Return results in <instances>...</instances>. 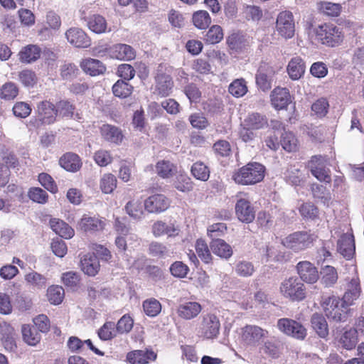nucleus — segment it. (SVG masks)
Wrapping results in <instances>:
<instances>
[{
    "label": "nucleus",
    "instance_id": "1",
    "mask_svg": "<svg viewBox=\"0 0 364 364\" xmlns=\"http://www.w3.org/2000/svg\"><path fill=\"white\" fill-rule=\"evenodd\" d=\"M265 167L260 163L250 162L235 171L232 176L235 183L251 186L259 183L264 178Z\"/></svg>",
    "mask_w": 364,
    "mask_h": 364
},
{
    "label": "nucleus",
    "instance_id": "2",
    "mask_svg": "<svg viewBox=\"0 0 364 364\" xmlns=\"http://www.w3.org/2000/svg\"><path fill=\"white\" fill-rule=\"evenodd\" d=\"M321 306L326 316L334 322H344L348 318V306L342 299L334 295L323 296Z\"/></svg>",
    "mask_w": 364,
    "mask_h": 364
},
{
    "label": "nucleus",
    "instance_id": "3",
    "mask_svg": "<svg viewBox=\"0 0 364 364\" xmlns=\"http://www.w3.org/2000/svg\"><path fill=\"white\" fill-rule=\"evenodd\" d=\"M317 236L310 231H298L287 236L282 244L294 252H299L312 246Z\"/></svg>",
    "mask_w": 364,
    "mask_h": 364
},
{
    "label": "nucleus",
    "instance_id": "4",
    "mask_svg": "<svg viewBox=\"0 0 364 364\" xmlns=\"http://www.w3.org/2000/svg\"><path fill=\"white\" fill-rule=\"evenodd\" d=\"M280 292L291 301H300L306 297L304 284L296 277H289L284 280L280 286Z\"/></svg>",
    "mask_w": 364,
    "mask_h": 364
},
{
    "label": "nucleus",
    "instance_id": "5",
    "mask_svg": "<svg viewBox=\"0 0 364 364\" xmlns=\"http://www.w3.org/2000/svg\"><path fill=\"white\" fill-rule=\"evenodd\" d=\"M220 328V323L218 316L213 314H206L201 316L198 334L205 339L213 340L218 337Z\"/></svg>",
    "mask_w": 364,
    "mask_h": 364
},
{
    "label": "nucleus",
    "instance_id": "6",
    "mask_svg": "<svg viewBox=\"0 0 364 364\" xmlns=\"http://www.w3.org/2000/svg\"><path fill=\"white\" fill-rule=\"evenodd\" d=\"M318 39L325 45L335 46L343 41L340 28L333 24H323L316 28Z\"/></svg>",
    "mask_w": 364,
    "mask_h": 364
},
{
    "label": "nucleus",
    "instance_id": "7",
    "mask_svg": "<svg viewBox=\"0 0 364 364\" xmlns=\"http://www.w3.org/2000/svg\"><path fill=\"white\" fill-rule=\"evenodd\" d=\"M328 159L323 156H314L308 163L311 174L319 181L329 183L331 181L330 169L327 167Z\"/></svg>",
    "mask_w": 364,
    "mask_h": 364
},
{
    "label": "nucleus",
    "instance_id": "8",
    "mask_svg": "<svg viewBox=\"0 0 364 364\" xmlns=\"http://www.w3.org/2000/svg\"><path fill=\"white\" fill-rule=\"evenodd\" d=\"M236 197L235 213L238 220L246 223L252 222L255 218V210L247 194L240 193Z\"/></svg>",
    "mask_w": 364,
    "mask_h": 364
},
{
    "label": "nucleus",
    "instance_id": "9",
    "mask_svg": "<svg viewBox=\"0 0 364 364\" xmlns=\"http://www.w3.org/2000/svg\"><path fill=\"white\" fill-rule=\"evenodd\" d=\"M277 327L284 334L298 340H304L307 335L306 328L301 323L291 318H279Z\"/></svg>",
    "mask_w": 364,
    "mask_h": 364
},
{
    "label": "nucleus",
    "instance_id": "10",
    "mask_svg": "<svg viewBox=\"0 0 364 364\" xmlns=\"http://www.w3.org/2000/svg\"><path fill=\"white\" fill-rule=\"evenodd\" d=\"M276 31L279 36L285 39H290L294 36L295 22L291 12L284 11L278 14Z\"/></svg>",
    "mask_w": 364,
    "mask_h": 364
},
{
    "label": "nucleus",
    "instance_id": "11",
    "mask_svg": "<svg viewBox=\"0 0 364 364\" xmlns=\"http://www.w3.org/2000/svg\"><path fill=\"white\" fill-rule=\"evenodd\" d=\"M268 336L269 331L259 326L247 325L242 328V340L251 347H258Z\"/></svg>",
    "mask_w": 364,
    "mask_h": 364
},
{
    "label": "nucleus",
    "instance_id": "12",
    "mask_svg": "<svg viewBox=\"0 0 364 364\" xmlns=\"http://www.w3.org/2000/svg\"><path fill=\"white\" fill-rule=\"evenodd\" d=\"M35 113L38 124H51L56 120L55 106L50 101L43 100L38 102Z\"/></svg>",
    "mask_w": 364,
    "mask_h": 364
},
{
    "label": "nucleus",
    "instance_id": "13",
    "mask_svg": "<svg viewBox=\"0 0 364 364\" xmlns=\"http://www.w3.org/2000/svg\"><path fill=\"white\" fill-rule=\"evenodd\" d=\"M65 36L67 41L76 48H87L90 46V39L85 32L77 27L66 31Z\"/></svg>",
    "mask_w": 364,
    "mask_h": 364
},
{
    "label": "nucleus",
    "instance_id": "14",
    "mask_svg": "<svg viewBox=\"0 0 364 364\" xmlns=\"http://www.w3.org/2000/svg\"><path fill=\"white\" fill-rule=\"evenodd\" d=\"M170 206L169 200L162 194L149 196L144 201L145 209L151 213H159L165 211Z\"/></svg>",
    "mask_w": 364,
    "mask_h": 364
},
{
    "label": "nucleus",
    "instance_id": "15",
    "mask_svg": "<svg viewBox=\"0 0 364 364\" xmlns=\"http://www.w3.org/2000/svg\"><path fill=\"white\" fill-rule=\"evenodd\" d=\"M296 269L300 279L306 283L313 284L318 279L316 267L309 261L299 262L296 265Z\"/></svg>",
    "mask_w": 364,
    "mask_h": 364
},
{
    "label": "nucleus",
    "instance_id": "16",
    "mask_svg": "<svg viewBox=\"0 0 364 364\" xmlns=\"http://www.w3.org/2000/svg\"><path fill=\"white\" fill-rule=\"evenodd\" d=\"M338 252L347 259H351L355 254L354 237L351 233H344L337 242Z\"/></svg>",
    "mask_w": 364,
    "mask_h": 364
},
{
    "label": "nucleus",
    "instance_id": "17",
    "mask_svg": "<svg viewBox=\"0 0 364 364\" xmlns=\"http://www.w3.org/2000/svg\"><path fill=\"white\" fill-rule=\"evenodd\" d=\"M202 310L201 305L196 301H186L177 307L178 316L185 320H191L198 316Z\"/></svg>",
    "mask_w": 364,
    "mask_h": 364
},
{
    "label": "nucleus",
    "instance_id": "18",
    "mask_svg": "<svg viewBox=\"0 0 364 364\" xmlns=\"http://www.w3.org/2000/svg\"><path fill=\"white\" fill-rule=\"evenodd\" d=\"M271 102L277 109H283L291 102V97L288 89L276 87L271 93Z\"/></svg>",
    "mask_w": 364,
    "mask_h": 364
},
{
    "label": "nucleus",
    "instance_id": "19",
    "mask_svg": "<svg viewBox=\"0 0 364 364\" xmlns=\"http://www.w3.org/2000/svg\"><path fill=\"white\" fill-rule=\"evenodd\" d=\"M100 134L105 141L115 144H121L124 139L121 129L109 124H105L100 127Z\"/></svg>",
    "mask_w": 364,
    "mask_h": 364
},
{
    "label": "nucleus",
    "instance_id": "20",
    "mask_svg": "<svg viewBox=\"0 0 364 364\" xmlns=\"http://www.w3.org/2000/svg\"><path fill=\"white\" fill-rule=\"evenodd\" d=\"M210 248L214 255L226 260L233 255L232 247L224 240H213L210 242Z\"/></svg>",
    "mask_w": 364,
    "mask_h": 364
},
{
    "label": "nucleus",
    "instance_id": "21",
    "mask_svg": "<svg viewBox=\"0 0 364 364\" xmlns=\"http://www.w3.org/2000/svg\"><path fill=\"white\" fill-rule=\"evenodd\" d=\"M360 294V281L358 277H353L347 284L346 291L342 300L346 306H350Z\"/></svg>",
    "mask_w": 364,
    "mask_h": 364
},
{
    "label": "nucleus",
    "instance_id": "22",
    "mask_svg": "<svg viewBox=\"0 0 364 364\" xmlns=\"http://www.w3.org/2000/svg\"><path fill=\"white\" fill-rule=\"evenodd\" d=\"M127 358L132 364H145L150 360H154L156 353L152 350H138L129 353Z\"/></svg>",
    "mask_w": 364,
    "mask_h": 364
},
{
    "label": "nucleus",
    "instance_id": "23",
    "mask_svg": "<svg viewBox=\"0 0 364 364\" xmlns=\"http://www.w3.org/2000/svg\"><path fill=\"white\" fill-rule=\"evenodd\" d=\"M110 55L121 60H131L135 58V52L130 46L119 43L110 48Z\"/></svg>",
    "mask_w": 364,
    "mask_h": 364
},
{
    "label": "nucleus",
    "instance_id": "24",
    "mask_svg": "<svg viewBox=\"0 0 364 364\" xmlns=\"http://www.w3.org/2000/svg\"><path fill=\"white\" fill-rule=\"evenodd\" d=\"M81 269L88 276H95L100 269V262L94 254H87L80 261Z\"/></svg>",
    "mask_w": 364,
    "mask_h": 364
},
{
    "label": "nucleus",
    "instance_id": "25",
    "mask_svg": "<svg viewBox=\"0 0 364 364\" xmlns=\"http://www.w3.org/2000/svg\"><path fill=\"white\" fill-rule=\"evenodd\" d=\"M80 228L87 232H94L103 230L105 223L97 217L84 215L79 222Z\"/></svg>",
    "mask_w": 364,
    "mask_h": 364
},
{
    "label": "nucleus",
    "instance_id": "26",
    "mask_svg": "<svg viewBox=\"0 0 364 364\" xmlns=\"http://www.w3.org/2000/svg\"><path fill=\"white\" fill-rule=\"evenodd\" d=\"M152 233L155 237L166 235L168 237H174L178 234L179 230L173 223H166L158 220L152 225Z\"/></svg>",
    "mask_w": 364,
    "mask_h": 364
},
{
    "label": "nucleus",
    "instance_id": "27",
    "mask_svg": "<svg viewBox=\"0 0 364 364\" xmlns=\"http://www.w3.org/2000/svg\"><path fill=\"white\" fill-rule=\"evenodd\" d=\"M59 164L62 168L70 172L78 171L82 166L80 157L73 153L64 154L60 157Z\"/></svg>",
    "mask_w": 364,
    "mask_h": 364
},
{
    "label": "nucleus",
    "instance_id": "28",
    "mask_svg": "<svg viewBox=\"0 0 364 364\" xmlns=\"http://www.w3.org/2000/svg\"><path fill=\"white\" fill-rule=\"evenodd\" d=\"M82 69L91 76H96L102 74L106 68L99 60L93 58L85 59L81 62Z\"/></svg>",
    "mask_w": 364,
    "mask_h": 364
},
{
    "label": "nucleus",
    "instance_id": "29",
    "mask_svg": "<svg viewBox=\"0 0 364 364\" xmlns=\"http://www.w3.org/2000/svg\"><path fill=\"white\" fill-rule=\"evenodd\" d=\"M284 178L287 183L292 186H300L305 181L304 173L296 166H290L284 173Z\"/></svg>",
    "mask_w": 364,
    "mask_h": 364
},
{
    "label": "nucleus",
    "instance_id": "30",
    "mask_svg": "<svg viewBox=\"0 0 364 364\" xmlns=\"http://www.w3.org/2000/svg\"><path fill=\"white\" fill-rule=\"evenodd\" d=\"M41 53V48L36 45H28L19 52V60L22 63H31L38 60Z\"/></svg>",
    "mask_w": 364,
    "mask_h": 364
},
{
    "label": "nucleus",
    "instance_id": "31",
    "mask_svg": "<svg viewBox=\"0 0 364 364\" xmlns=\"http://www.w3.org/2000/svg\"><path fill=\"white\" fill-rule=\"evenodd\" d=\"M305 63L299 57L293 58L289 63L287 71L291 79L296 80L301 78L305 72Z\"/></svg>",
    "mask_w": 364,
    "mask_h": 364
},
{
    "label": "nucleus",
    "instance_id": "32",
    "mask_svg": "<svg viewBox=\"0 0 364 364\" xmlns=\"http://www.w3.org/2000/svg\"><path fill=\"white\" fill-rule=\"evenodd\" d=\"M50 225L51 229L61 237L70 239L74 235V230L63 220L51 219Z\"/></svg>",
    "mask_w": 364,
    "mask_h": 364
},
{
    "label": "nucleus",
    "instance_id": "33",
    "mask_svg": "<svg viewBox=\"0 0 364 364\" xmlns=\"http://www.w3.org/2000/svg\"><path fill=\"white\" fill-rule=\"evenodd\" d=\"M23 341L29 346H35L41 341V335L35 326L24 324L21 327Z\"/></svg>",
    "mask_w": 364,
    "mask_h": 364
},
{
    "label": "nucleus",
    "instance_id": "34",
    "mask_svg": "<svg viewBox=\"0 0 364 364\" xmlns=\"http://www.w3.org/2000/svg\"><path fill=\"white\" fill-rule=\"evenodd\" d=\"M272 70L271 69L265 70L261 66L256 75V83L257 86L263 91L269 90L272 85Z\"/></svg>",
    "mask_w": 364,
    "mask_h": 364
},
{
    "label": "nucleus",
    "instance_id": "35",
    "mask_svg": "<svg viewBox=\"0 0 364 364\" xmlns=\"http://www.w3.org/2000/svg\"><path fill=\"white\" fill-rule=\"evenodd\" d=\"M312 328L321 338H326L328 334V324L325 318L318 314H314L311 318Z\"/></svg>",
    "mask_w": 364,
    "mask_h": 364
},
{
    "label": "nucleus",
    "instance_id": "36",
    "mask_svg": "<svg viewBox=\"0 0 364 364\" xmlns=\"http://www.w3.org/2000/svg\"><path fill=\"white\" fill-rule=\"evenodd\" d=\"M311 189L314 197L319 199L325 206L328 207L332 203L331 194L326 187L318 183H313Z\"/></svg>",
    "mask_w": 364,
    "mask_h": 364
},
{
    "label": "nucleus",
    "instance_id": "37",
    "mask_svg": "<svg viewBox=\"0 0 364 364\" xmlns=\"http://www.w3.org/2000/svg\"><path fill=\"white\" fill-rule=\"evenodd\" d=\"M157 174L163 178H169L177 172L176 166L169 161L161 160L156 165Z\"/></svg>",
    "mask_w": 364,
    "mask_h": 364
},
{
    "label": "nucleus",
    "instance_id": "38",
    "mask_svg": "<svg viewBox=\"0 0 364 364\" xmlns=\"http://www.w3.org/2000/svg\"><path fill=\"white\" fill-rule=\"evenodd\" d=\"M88 28L96 33H102L107 31V21L105 18L97 14L92 15L87 18Z\"/></svg>",
    "mask_w": 364,
    "mask_h": 364
},
{
    "label": "nucleus",
    "instance_id": "39",
    "mask_svg": "<svg viewBox=\"0 0 364 364\" xmlns=\"http://www.w3.org/2000/svg\"><path fill=\"white\" fill-rule=\"evenodd\" d=\"M246 125L251 129H259L268 126L267 119L259 113H252L245 119Z\"/></svg>",
    "mask_w": 364,
    "mask_h": 364
},
{
    "label": "nucleus",
    "instance_id": "40",
    "mask_svg": "<svg viewBox=\"0 0 364 364\" xmlns=\"http://www.w3.org/2000/svg\"><path fill=\"white\" fill-rule=\"evenodd\" d=\"M357 343V331L354 328L346 331L339 340V343L346 350H351L354 348Z\"/></svg>",
    "mask_w": 364,
    "mask_h": 364
},
{
    "label": "nucleus",
    "instance_id": "41",
    "mask_svg": "<svg viewBox=\"0 0 364 364\" xmlns=\"http://www.w3.org/2000/svg\"><path fill=\"white\" fill-rule=\"evenodd\" d=\"M24 279L28 285L38 289H43L46 286V277L34 271L26 274Z\"/></svg>",
    "mask_w": 364,
    "mask_h": 364
},
{
    "label": "nucleus",
    "instance_id": "42",
    "mask_svg": "<svg viewBox=\"0 0 364 364\" xmlns=\"http://www.w3.org/2000/svg\"><path fill=\"white\" fill-rule=\"evenodd\" d=\"M192 21L196 28L203 30L209 26L211 23V18L206 11L200 10L193 13Z\"/></svg>",
    "mask_w": 364,
    "mask_h": 364
},
{
    "label": "nucleus",
    "instance_id": "43",
    "mask_svg": "<svg viewBox=\"0 0 364 364\" xmlns=\"http://www.w3.org/2000/svg\"><path fill=\"white\" fill-rule=\"evenodd\" d=\"M133 90V87L127 81L119 80L112 86V92L114 96L119 98L129 97Z\"/></svg>",
    "mask_w": 364,
    "mask_h": 364
},
{
    "label": "nucleus",
    "instance_id": "44",
    "mask_svg": "<svg viewBox=\"0 0 364 364\" xmlns=\"http://www.w3.org/2000/svg\"><path fill=\"white\" fill-rule=\"evenodd\" d=\"M126 213L134 220H141L144 215L141 203L139 200H129L125 205Z\"/></svg>",
    "mask_w": 364,
    "mask_h": 364
},
{
    "label": "nucleus",
    "instance_id": "45",
    "mask_svg": "<svg viewBox=\"0 0 364 364\" xmlns=\"http://www.w3.org/2000/svg\"><path fill=\"white\" fill-rule=\"evenodd\" d=\"M143 309L144 313L149 317H155L161 311V303L154 298L146 299L143 301Z\"/></svg>",
    "mask_w": 364,
    "mask_h": 364
},
{
    "label": "nucleus",
    "instance_id": "46",
    "mask_svg": "<svg viewBox=\"0 0 364 364\" xmlns=\"http://www.w3.org/2000/svg\"><path fill=\"white\" fill-rule=\"evenodd\" d=\"M229 92L235 97H241L247 92L246 82L243 78L236 79L230 83L228 87Z\"/></svg>",
    "mask_w": 364,
    "mask_h": 364
},
{
    "label": "nucleus",
    "instance_id": "47",
    "mask_svg": "<svg viewBox=\"0 0 364 364\" xmlns=\"http://www.w3.org/2000/svg\"><path fill=\"white\" fill-rule=\"evenodd\" d=\"M65 291L62 287L56 285L51 286L47 290V297L50 304L54 305L60 304L64 298Z\"/></svg>",
    "mask_w": 364,
    "mask_h": 364
},
{
    "label": "nucleus",
    "instance_id": "48",
    "mask_svg": "<svg viewBox=\"0 0 364 364\" xmlns=\"http://www.w3.org/2000/svg\"><path fill=\"white\" fill-rule=\"evenodd\" d=\"M280 144L282 147L287 151L291 152L296 149L297 139L292 132H284L280 135Z\"/></svg>",
    "mask_w": 364,
    "mask_h": 364
},
{
    "label": "nucleus",
    "instance_id": "49",
    "mask_svg": "<svg viewBox=\"0 0 364 364\" xmlns=\"http://www.w3.org/2000/svg\"><path fill=\"white\" fill-rule=\"evenodd\" d=\"M191 173L198 180L206 181L210 177V171L207 166L202 162H196L191 167Z\"/></svg>",
    "mask_w": 364,
    "mask_h": 364
},
{
    "label": "nucleus",
    "instance_id": "50",
    "mask_svg": "<svg viewBox=\"0 0 364 364\" xmlns=\"http://www.w3.org/2000/svg\"><path fill=\"white\" fill-rule=\"evenodd\" d=\"M196 250L200 259L206 264L212 260V255L209 247L203 239L197 240L196 242Z\"/></svg>",
    "mask_w": 364,
    "mask_h": 364
},
{
    "label": "nucleus",
    "instance_id": "51",
    "mask_svg": "<svg viewBox=\"0 0 364 364\" xmlns=\"http://www.w3.org/2000/svg\"><path fill=\"white\" fill-rule=\"evenodd\" d=\"M321 282L326 287L333 286L338 280V274L336 269L331 266H326L321 272Z\"/></svg>",
    "mask_w": 364,
    "mask_h": 364
},
{
    "label": "nucleus",
    "instance_id": "52",
    "mask_svg": "<svg viewBox=\"0 0 364 364\" xmlns=\"http://www.w3.org/2000/svg\"><path fill=\"white\" fill-rule=\"evenodd\" d=\"M57 116L62 117H73L75 106L67 100L59 101L55 106Z\"/></svg>",
    "mask_w": 364,
    "mask_h": 364
},
{
    "label": "nucleus",
    "instance_id": "53",
    "mask_svg": "<svg viewBox=\"0 0 364 364\" xmlns=\"http://www.w3.org/2000/svg\"><path fill=\"white\" fill-rule=\"evenodd\" d=\"M117 186L116 177L112 173L104 174L100 180V188L104 193H111Z\"/></svg>",
    "mask_w": 364,
    "mask_h": 364
},
{
    "label": "nucleus",
    "instance_id": "54",
    "mask_svg": "<svg viewBox=\"0 0 364 364\" xmlns=\"http://www.w3.org/2000/svg\"><path fill=\"white\" fill-rule=\"evenodd\" d=\"M227 232V225L224 223H214L208 226L207 234L212 240H220L219 237L224 236Z\"/></svg>",
    "mask_w": 364,
    "mask_h": 364
},
{
    "label": "nucleus",
    "instance_id": "55",
    "mask_svg": "<svg viewBox=\"0 0 364 364\" xmlns=\"http://www.w3.org/2000/svg\"><path fill=\"white\" fill-rule=\"evenodd\" d=\"M115 323L112 321H107L98 330V336L102 341H109L115 336Z\"/></svg>",
    "mask_w": 364,
    "mask_h": 364
},
{
    "label": "nucleus",
    "instance_id": "56",
    "mask_svg": "<svg viewBox=\"0 0 364 364\" xmlns=\"http://www.w3.org/2000/svg\"><path fill=\"white\" fill-rule=\"evenodd\" d=\"M223 38V29L220 26L214 25L208 31L205 40L210 44L219 43Z\"/></svg>",
    "mask_w": 364,
    "mask_h": 364
},
{
    "label": "nucleus",
    "instance_id": "57",
    "mask_svg": "<svg viewBox=\"0 0 364 364\" xmlns=\"http://www.w3.org/2000/svg\"><path fill=\"white\" fill-rule=\"evenodd\" d=\"M149 253L153 257L165 258L170 256V252L167 247L158 242H152L149 247Z\"/></svg>",
    "mask_w": 364,
    "mask_h": 364
},
{
    "label": "nucleus",
    "instance_id": "58",
    "mask_svg": "<svg viewBox=\"0 0 364 364\" xmlns=\"http://www.w3.org/2000/svg\"><path fill=\"white\" fill-rule=\"evenodd\" d=\"M318 8L321 12L331 16H338L341 11V6L339 4L326 1L319 3Z\"/></svg>",
    "mask_w": 364,
    "mask_h": 364
},
{
    "label": "nucleus",
    "instance_id": "59",
    "mask_svg": "<svg viewBox=\"0 0 364 364\" xmlns=\"http://www.w3.org/2000/svg\"><path fill=\"white\" fill-rule=\"evenodd\" d=\"M329 104L326 98L318 99L311 105V110L318 117H323L328 113Z\"/></svg>",
    "mask_w": 364,
    "mask_h": 364
},
{
    "label": "nucleus",
    "instance_id": "60",
    "mask_svg": "<svg viewBox=\"0 0 364 364\" xmlns=\"http://www.w3.org/2000/svg\"><path fill=\"white\" fill-rule=\"evenodd\" d=\"M18 94V88L17 85L11 82L5 83L1 89L0 95L1 98L6 100L14 99Z\"/></svg>",
    "mask_w": 364,
    "mask_h": 364
},
{
    "label": "nucleus",
    "instance_id": "61",
    "mask_svg": "<svg viewBox=\"0 0 364 364\" xmlns=\"http://www.w3.org/2000/svg\"><path fill=\"white\" fill-rule=\"evenodd\" d=\"M235 271L237 275L247 277L253 274L255 268L252 262L243 260L236 264Z\"/></svg>",
    "mask_w": 364,
    "mask_h": 364
},
{
    "label": "nucleus",
    "instance_id": "62",
    "mask_svg": "<svg viewBox=\"0 0 364 364\" xmlns=\"http://www.w3.org/2000/svg\"><path fill=\"white\" fill-rule=\"evenodd\" d=\"M134 321L129 315H124L115 325L116 331L120 334L129 333L133 328Z\"/></svg>",
    "mask_w": 364,
    "mask_h": 364
},
{
    "label": "nucleus",
    "instance_id": "63",
    "mask_svg": "<svg viewBox=\"0 0 364 364\" xmlns=\"http://www.w3.org/2000/svg\"><path fill=\"white\" fill-rule=\"evenodd\" d=\"M184 93L191 102H198L201 97V92L194 83H190L184 87Z\"/></svg>",
    "mask_w": 364,
    "mask_h": 364
},
{
    "label": "nucleus",
    "instance_id": "64",
    "mask_svg": "<svg viewBox=\"0 0 364 364\" xmlns=\"http://www.w3.org/2000/svg\"><path fill=\"white\" fill-rule=\"evenodd\" d=\"M94 160L100 166H106L112 161V157L109 151L100 149L95 153Z\"/></svg>",
    "mask_w": 364,
    "mask_h": 364
}]
</instances>
